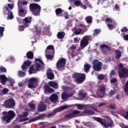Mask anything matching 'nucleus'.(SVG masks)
Segmentation results:
<instances>
[{"instance_id":"1","label":"nucleus","mask_w":128,"mask_h":128,"mask_svg":"<svg viewBox=\"0 0 128 128\" xmlns=\"http://www.w3.org/2000/svg\"><path fill=\"white\" fill-rule=\"evenodd\" d=\"M14 116H16V112L10 110L8 112L7 116H4L1 117V120L4 124H8L10 120H14Z\"/></svg>"},{"instance_id":"2","label":"nucleus","mask_w":128,"mask_h":128,"mask_svg":"<svg viewBox=\"0 0 128 128\" xmlns=\"http://www.w3.org/2000/svg\"><path fill=\"white\" fill-rule=\"evenodd\" d=\"M30 12L34 14V16H40V6L37 4L32 3L30 4Z\"/></svg>"},{"instance_id":"3","label":"nucleus","mask_w":128,"mask_h":128,"mask_svg":"<svg viewBox=\"0 0 128 128\" xmlns=\"http://www.w3.org/2000/svg\"><path fill=\"white\" fill-rule=\"evenodd\" d=\"M32 16L26 17L24 19H22L18 17L16 18V20L20 24H24L26 28L28 27V24L32 22Z\"/></svg>"},{"instance_id":"4","label":"nucleus","mask_w":128,"mask_h":128,"mask_svg":"<svg viewBox=\"0 0 128 128\" xmlns=\"http://www.w3.org/2000/svg\"><path fill=\"white\" fill-rule=\"evenodd\" d=\"M3 106L6 108H14L16 106V102L14 98H9L4 102Z\"/></svg>"},{"instance_id":"5","label":"nucleus","mask_w":128,"mask_h":128,"mask_svg":"<svg viewBox=\"0 0 128 128\" xmlns=\"http://www.w3.org/2000/svg\"><path fill=\"white\" fill-rule=\"evenodd\" d=\"M7 6H4L3 8V10H6L8 12V17L7 18V20H12L14 16V14H12V10L14 8V4H8Z\"/></svg>"},{"instance_id":"6","label":"nucleus","mask_w":128,"mask_h":128,"mask_svg":"<svg viewBox=\"0 0 128 128\" xmlns=\"http://www.w3.org/2000/svg\"><path fill=\"white\" fill-rule=\"evenodd\" d=\"M74 78H75L76 84H82L86 80V74L80 73H76L73 76Z\"/></svg>"},{"instance_id":"7","label":"nucleus","mask_w":128,"mask_h":128,"mask_svg":"<svg viewBox=\"0 0 128 128\" xmlns=\"http://www.w3.org/2000/svg\"><path fill=\"white\" fill-rule=\"evenodd\" d=\"M119 68L121 71L118 72L119 76L120 78H123L128 77V68H124V65L122 64H120L119 65Z\"/></svg>"},{"instance_id":"8","label":"nucleus","mask_w":128,"mask_h":128,"mask_svg":"<svg viewBox=\"0 0 128 128\" xmlns=\"http://www.w3.org/2000/svg\"><path fill=\"white\" fill-rule=\"evenodd\" d=\"M38 78L32 77L28 80V88H34L38 86Z\"/></svg>"},{"instance_id":"9","label":"nucleus","mask_w":128,"mask_h":128,"mask_svg":"<svg viewBox=\"0 0 128 128\" xmlns=\"http://www.w3.org/2000/svg\"><path fill=\"white\" fill-rule=\"evenodd\" d=\"M92 66L95 72H100L102 67V63L98 60H94L92 62Z\"/></svg>"},{"instance_id":"10","label":"nucleus","mask_w":128,"mask_h":128,"mask_svg":"<svg viewBox=\"0 0 128 128\" xmlns=\"http://www.w3.org/2000/svg\"><path fill=\"white\" fill-rule=\"evenodd\" d=\"M66 60L64 58H61L60 59L56 64V67L60 70H64V66H66Z\"/></svg>"},{"instance_id":"11","label":"nucleus","mask_w":128,"mask_h":128,"mask_svg":"<svg viewBox=\"0 0 128 128\" xmlns=\"http://www.w3.org/2000/svg\"><path fill=\"white\" fill-rule=\"evenodd\" d=\"M80 114V111L74 110L72 112L66 114L64 117V120H70L72 118L76 117V114Z\"/></svg>"},{"instance_id":"12","label":"nucleus","mask_w":128,"mask_h":128,"mask_svg":"<svg viewBox=\"0 0 128 128\" xmlns=\"http://www.w3.org/2000/svg\"><path fill=\"white\" fill-rule=\"evenodd\" d=\"M74 92L75 91L74 90L70 94H68L66 92H64L61 95L62 99L63 100H66L68 99V98H72L74 96Z\"/></svg>"},{"instance_id":"13","label":"nucleus","mask_w":128,"mask_h":128,"mask_svg":"<svg viewBox=\"0 0 128 128\" xmlns=\"http://www.w3.org/2000/svg\"><path fill=\"white\" fill-rule=\"evenodd\" d=\"M88 44V37L84 36L80 41V48H84Z\"/></svg>"},{"instance_id":"14","label":"nucleus","mask_w":128,"mask_h":128,"mask_svg":"<svg viewBox=\"0 0 128 128\" xmlns=\"http://www.w3.org/2000/svg\"><path fill=\"white\" fill-rule=\"evenodd\" d=\"M46 76L48 80H54V74L51 68H49L46 70Z\"/></svg>"},{"instance_id":"15","label":"nucleus","mask_w":128,"mask_h":128,"mask_svg":"<svg viewBox=\"0 0 128 128\" xmlns=\"http://www.w3.org/2000/svg\"><path fill=\"white\" fill-rule=\"evenodd\" d=\"M46 114H41L37 117L30 119L29 120V122H36V120H44V118H46Z\"/></svg>"},{"instance_id":"16","label":"nucleus","mask_w":128,"mask_h":128,"mask_svg":"<svg viewBox=\"0 0 128 128\" xmlns=\"http://www.w3.org/2000/svg\"><path fill=\"white\" fill-rule=\"evenodd\" d=\"M46 110V106L44 104V103L41 102L38 106V110L39 112H44Z\"/></svg>"},{"instance_id":"17","label":"nucleus","mask_w":128,"mask_h":128,"mask_svg":"<svg viewBox=\"0 0 128 128\" xmlns=\"http://www.w3.org/2000/svg\"><path fill=\"white\" fill-rule=\"evenodd\" d=\"M30 64H32L30 61L24 62L21 68H22V70L24 72H26V70L28 68V66H30Z\"/></svg>"},{"instance_id":"18","label":"nucleus","mask_w":128,"mask_h":128,"mask_svg":"<svg viewBox=\"0 0 128 128\" xmlns=\"http://www.w3.org/2000/svg\"><path fill=\"white\" fill-rule=\"evenodd\" d=\"M100 48L102 50V52H104V54H106V48L108 50V52H110V47L108 46L106 44H102L100 46Z\"/></svg>"},{"instance_id":"19","label":"nucleus","mask_w":128,"mask_h":128,"mask_svg":"<svg viewBox=\"0 0 128 128\" xmlns=\"http://www.w3.org/2000/svg\"><path fill=\"white\" fill-rule=\"evenodd\" d=\"M52 102H56L58 100V96L56 94H52L49 98Z\"/></svg>"},{"instance_id":"20","label":"nucleus","mask_w":128,"mask_h":128,"mask_svg":"<svg viewBox=\"0 0 128 128\" xmlns=\"http://www.w3.org/2000/svg\"><path fill=\"white\" fill-rule=\"evenodd\" d=\"M46 52H49L50 54H54V47L52 45H50L47 46Z\"/></svg>"},{"instance_id":"21","label":"nucleus","mask_w":128,"mask_h":128,"mask_svg":"<svg viewBox=\"0 0 128 128\" xmlns=\"http://www.w3.org/2000/svg\"><path fill=\"white\" fill-rule=\"evenodd\" d=\"M18 16L22 18H24L26 14V11H24V10L22 8V7L19 6V9L18 10Z\"/></svg>"},{"instance_id":"22","label":"nucleus","mask_w":128,"mask_h":128,"mask_svg":"<svg viewBox=\"0 0 128 128\" xmlns=\"http://www.w3.org/2000/svg\"><path fill=\"white\" fill-rule=\"evenodd\" d=\"M44 88V94H48H48H52V92H54V90L50 87L48 85L46 86Z\"/></svg>"},{"instance_id":"23","label":"nucleus","mask_w":128,"mask_h":128,"mask_svg":"<svg viewBox=\"0 0 128 128\" xmlns=\"http://www.w3.org/2000/svg\"><path fill=\"white\" fill-rule=\"evenodd\" d=\"M0 82L2 84H6V82H8V78L6 76V75H0Z\"/></svg>"},{"instance_id":"24","label":"nucleus","mask_w":128,"mask_h":128,"mask_svg":"<svg viewBox=\"0 0 128 128\" xmlns=\"http://www.w3.org/2000/svg\"><path fill=\"white\" fill-rule=\"evenodd\" d=\"M48 84L51 88H58V84L54 81L49 82Z\"/></svg>"},{"instance_id":"25","label":"nucleus","mask_w":128,"mask_h":128,"mask_svg":"<svg viewBox=\"0 0 128 128\" xmlns=\"http://www.w3.org/2000/svg\"><path fill=\"white\" fill-rule=\"evenodd\" d=\"M66 36V33L64 32H59L57 34V38L58 40H62Z\"/></svg>"},{"instance_id":"26","label":"nucleus","mask_w":128,"mask_h":128,"mask_svg":"<svg viewBox=\"0 0 128 128\" xmlns=\"http://www.w3.org/2000/svg\"><path fill=\"white\" fill-rule=\"evenodd\" d=\"M84 113L85 114H88V116H92V114H96V112H94L88 109L84 110Z\"/></svg>"},{"instance_id":"27","label":"nucleus","mask_w":128,"mask_h":128,"mask_svg":"<svg viewBox=\"0 0 128 128\" xmlns=\"http://www.w3.org/2000/svg\"><path fill=\"white\" fill-rule=\"evenodd\" d=\"M93 118L94 120H96V122H99V124H100L104 126V122H102V120H104L103 118L98 117H94Z\"/></svg>"},{"instance_id":"28","label":"nucleus","mask_w":128,"mask_h":128,"mask_svg":"<svg viewBox=\"0 0 128 128\" xmlns=\"http://www.w3.org/2000/svg\"><path fill=\"white\" fill-rule=\"evenodd\" d=\"M36 70L34 69V66L32 65L29 68V74H36Z\"/></svg>"},{"instance_id":"29","label":"nucleus","mask_w":128,"mask_h":128,"mask_svg":"<svg viewBox=\"0 0 128 128\" xmlns=\"http://www.w3.org/2000/svg\"><path fill=\"white\" fill-rule=\"evenodd\" d=\"M26 58L29 60L34 58V52L32 51H29L26 53Z\"/></svg>"},{"instance_id":"30","label":"nucleus","mask_w":128,"mask_h":128,"mask_svg":"<svg viewBox=\"0 0 128 128\" xmlns=\"http://www.w3.org/2000/svg\"><path fill=\"white\" fill-rule=\"evenodd\" d=\"M116 53V60H118L120 58V56H122V52L120 50H115Z\"/></svg>"},{"instance_id":"31","label":"nucleus","mask_w":128,"mask_h":128,"mask_svg":"<svg viewBox=\"0 0 128 128\" xmlns=\"http://www.w3.org/2000/svg\"><path fill=\"white\" fill-rule=\"evenodd\" d=\"M87 24H92V16H88L85 18Z\"/></svg>"},{"instance_id":"32","label":"nucleus","mask_w":128,"mask_h":128,"mask_svg":"<svg viewBox=\"0 0 128 128\" xmlns=\"http://www.w3.org/2000/svg\"><path fill=\"white\" fill-rule=\"evenodd\" d=\"M90 64H84V70L86 72H88V70H90Z\"/></svg>"},{"instance_id":"33","label":"nucleus","mask_w":128,"mask_h":128,"mask_svg":"<svg viewBox=\"0 0 128 128\" xmlns=\"http://www.w3.org/2000/svg\"><path fill=\"white\" fill-rule=\"evenodd\" d=\"M28 116V112H24L22 114L18 115L19 118H26Z\"/></svg>"},{"instance_id":"34","label":"nucleus","mask_w":128,"mask_h":128,"mask_svg":"<svg viewBox=\"0 0 128 128\" xmlns=\"http://www.w3.org/2000/svg\"><path fill=\"white\" fill-rule=\"evenodd\" d=\"M114 124V122H107V124H106V123H104L103 124V126H104V128H112V125Z\"/></svg>"},{"instance_id":"35","label":"nucleus","mask_w":128,"mask_h":128,"mask_svg":"<svg viewBox=\"0 0 128 128\" xmlns=\"http://www.w3.org/2000/svg\"><path fill=\"white\" fill-rule=\"evenodd\" d=\"M121 116L124 117V118L128 120V111H123L121 114Z\"/></svg>"},{"instance_id":"36","label":"nucleus","mask_w":128,"mask_h":128,"mask_svg":"<svg viewBox=\"0 0 128 128\" xmlns=\"http://www.w3.org/2000/svg\"><path fill=\"white\" fill-rule=\"evenodd\" d=\"M34 32L36 33V36H38V34H40L42 30H40V28H38V26L35 25L34 26Z\"/></svg>"},{"instance_id":"37","label":"nucleus","mask_w":128,"mask_h":128,"mask_svg":"<svg viewBox=\"0 0 128 128\" xmlns=\"http://www.w3.org/2000/svg\"><path fill=\"white\" fill-rule=\"evenodd\" d=\"M52 54V55H51ZM46 54V58H47V60H52V58H54V54Z\"/></svg>"},{"instance_id":"38","label":"nucleus","mask_w":128,"mask_h":128,"mask_svg":"<svg viewBox=\"0 0 128 128\" xmlns=\"http://www.w3.org/2000/svg\"><path fill=\"white\" fill-rule=\"evenodd\" d=\"M55 12L56 14V16H60L62 12V9L61 8H57L55 10Z\"/></svg>"},{"instance_id":"39","label":"nucleus","mask_w":128,"mask_h":128,"mask_svg":"<svg viewBox=\"0 0 128 128\" xmlns=\"http://www.w3.org/2000/svg\"><path fill=\"white\" fill-rule=\"evenodd\" d=\"M35 66L36 72H40L42 70V65L38 63L35 64Z\"/></svg>"},{"instance_id":"40","label":"nucleus","mask_w":128,"mask_h":128,"mask_svg":"<svg viewBox=\"0 0 128 128\" xmlns=\"http://www.w3.org/2000/svg\"><path fill=\"white\" fill-rule=\"evenodd\" d=\"M68 105L62 106L56 110V112H61V110H66V108H68Z\"/></svg>"},{"instance_id":"41","label":"nucleus","mask_w":128,"mask_h":128,"mask_svg":"<svg viewBox=\"0 0 128 128\" xmlns=\"http://www.w3.org/2000/svg\"><path fill=\"white\" fill-rule=\"evenodd\" d=\"M100 92L102 94H106V87L104 86H101L99 89Z\"/></svg>"},{"instance_id":"42","label":"nucleus","mask_w":128,"mask_h":128,"mask_svg":"<svg viewBox=\"0 0 128 128\" xmlns=\"http://www.w3.org/2000/svg\"><path fill=\"white\" fill-rule=\"evenodd\" d=\"M74 4H75L76 6H80L82 4V0H75Z\"/></svg>"},{"instance_id":"43","label":"nucleus","mask_w":128,"mask_h":128,"mask_svg":"<svg viewBox=\"0 0 128 128\" xmlns=\"http://www.w3.org/2000/svg\"><path fill=\"white\" fill-rule=\"evenodd\" d=\"M4 27L0 26V38L4 36Z\"/></svg>"},{"instance_id":"44","label":"nucleus","mask_w":128,"mask_h":128,"mask_svg":"<svg viewBox=\"0 0 128 128\" xmlns=\"http://www.w3.org/2000/svg\"><path fill=\"white\" fill-rule=\"evenodd\" d=\"M74 34H80V33L82 32V28H74Z\"/></svg>"},{"instance_id":"45","label":"nucleus","mask_w":128,"mask_h":128,"mask_svg":"<svg viewBox=\"0 0 128 128\" xmlns=\"http://www.w3.org/2000/svg\"><path fill=\"white\" fill-rule=\"evenodd\" d=\"M94 33L93 34V36H96L98 34H100V29H94Z\"/></svg>"},{"instance_id":"46","label":"nucleus","mask_w":128,"mask_h":128,"mask_svg":"<svg viewBox=\"0 0 128 128\" xmlns=\"http://www.w3.org/2000/svg\"><path fill=\"white\" fill-rule=\"evenodd\" d=\"M18 75L19 76H20V78H23V76H26V72H24L22 70H20L18 72Z\"/></svg>"},{"instance_id":"47","label":"nucleus","mask_w":128,"mask_h":128,"mask_svg":"<svg viewBox=\"0 0 128 128\" xmlns=\"http://www.w3.org/2000/svg\"><path fill=\"white\" fill-rule=\"evenodd\" d=\"M8 92V89L6 88H4L2 91L1 94L2 96H4V94H6Z\"/></svg>"},{"instance_id":"48","label":"nucleus","mask_w":128,"mask_h":128,"mask_svg":"<svg viewBox=\"0 0 128 128\" xmlns=\"http://www.w3.org/2000/svg\"><path fill=\"white\" fill-rule=\"evenodd\" d=\"M124 90L127 96H128V80H127L125 84Z\"/></svg>"},{"instance_id":"49","label":"nucleus","mask_w":128,"mask_h":128,"mask_svg":"<svg viewBox=\"0 0 128 128\" xmlns=\"http://www.w3.org/2000/svg\"><path fill=\"white\" fill-rule=\"evenodd\" d=\"M104 74H100L98 76V78L100 80H104Z\"/></svg>"},{"instance_id":"50","label":"nucleus","mask_w":128,"mask_h":128,"mask_svg":"<svg viewBox=\"0 0 128 128\" xmlns=\"http://www.w3.org/2000/svg\"><path fill=\"white\" fill-rule=\"evenodd\" d=\"M26 26H24V24L23 25H20L18 26V31L19 32H22L24 30V28H26Z\"/></svg>"},{"instance_id":"51","label":"nucleus","mask_w":128,"mask_h":128,"mask_svg":"<svg viewBox=\"0 0 128 128\" xmlns=\"http://www.w3.org/2000/svg\"><path fill=\"white\" fill-rule=\"evenodd\" d=\"M29 107L32 110H34V108H36V104L34 103H30V104H29Z\"/></svg>"},{"instance_id":"52","label":"nucleus","mask_w":128,"mask_h":128,"mask_svg":"<svg viewBox=\"0 0 128 128\" xmlns=\"http://www.w3.org/2000/svg\"><path fill=\"white\" fill-rule=\"evenodd\" d=\"M78 95L82 96V98H86V93H84V92L80 90L78 93Z\"/></svg>"},{"instance_id":"53","label":"nucleus","mask_w":128,"mask_h":128,"mask_svg":"<svg viewBox=\"0 0 128 128\" xmlns=\"http://www.w3.org/2000/svg\"><path fill=\"white\" fill-rule=\"evenodd\" d=\"M105 22H110V24L112 22H114V20L108 18H106Z\"/></svg>"},{"instance_id":"54","label":"nucleus","mask_w":128,"mask_h":128,"mask_svg":"<svg viewBox=\"0 0 128 128\" xmlns=\"http://www.w3.org/2000/svg\"><path fill=\"white\" fill-rule=\"evenodd\" d=\"M84 4L87 6L88 8H92V4H90V2H88V0H84Z\"/></svg>"},{"instance_id":"55","label":"nucleus","mask_w":128,"mask_h":128,"mask_svg":"<svg viewBox=\"0 0 128 128\" xmlns=\"http://www.w3.org/2000/svg\"><path fill=\"white\" fill-rule=\"evenodd\" d=\"M107 26H108V28L110 30H112L114 28V26L110 24H108Z\"/></svg>"},{"instance_id":"56","label":"nucleus","mask_w":128,"mask_h":128,"mask_svg":"<svg viewBox=\"0 0 128 128\" xmlns=\"http://www.w3.org/2000/svg\"><path fill=\"white\" fill-rule=\"evenodd\" d=\"M56 110L53 113H50L48 114L47 116V118H50L52 116H56Z\"/></svg>"},{"instance_id":"57","label":"nucleus","mask_w":128,"mask_h":128,"mask_svg":"<svg viewBox=\"0 0 128 128\" xmlns=\"http://www.w3.org/2000/svg\"><path fill=\"white\" fill-rule=\"evenodd\" d=\"M35 62H40L42 66L44 65V62H42V60L40 58H36V59H35Z\"/></svg>"},{"instance_id":"58","label":"nucleus","mask_w":128,"mask_h":128,"mask_svg":"<svg viewBox=\"0 0 128 128\" xmlns=\"http://www.w3.org/2000/svg\"><path fill=\"white\" fill-rule=\"evenodd\" d=\"M128 32V27L126 26H124L121 29V32Z\"/></svg>"},{"instance_id":"59","label":"nucleus","mask_w":128,"mask_h":128,"mask_svg":"<svg viewBox=\"0 0 128 128\" xmlns=\"http://www.w3.org/2000/svg\"><path fill=\"white\" fill-rule=\"evenodd\" d=\"M78 110H82L84 106L82 105V104H79L77 106Z\"/></svg>"},{"instance_id":"60","label":"nucleus","mask_w":128,"mask_h":128,"mask_svg":"<svg viewBox=\"0 0 128 128\" xmlns=\"http://www.w3.org/2000/svg\"><path fill=\"white\" fill-rule=\"evenodd\" d=\"M0 70L2 72H6V69L4 67L0 68Z\"/></svg>"},{"instance_id":"61","label":"nucleus","mask_w":128,"mask_h":128,"mask_svg":"<svg viewBox=\"0 0 128 128\" xmlns=\"http://www.w3.org/2000/svg\"><path fill=\"white\" fill-rule=\"evenodd\" d=\"M109 108H112V110H116V104H110L108 106Z\"/></svg>"},{"instance_id":"62","label":"nucleus","mask_w":128,"mask_h":128,"mask_svg":"<svg viewBox=\"0 0 128 128\" xmlns=\"http://www.w3.org/2000/svg\"><path fill=\"white\" fill-rule=\"evenodd\" d=\"M64 18L66 20H68V18H70V16H68V12H64Z\"/></svg>"},{"instance_id":"63","label":"nucleus","mask_w":128,"mask_h":128,"mask_svg":"<svg viewBox=\"0 0 128 128\" xmlns=\"http://www.w3.org/2000/svg\"><path fill=\"white\" fill-rule=\"evenodd\" d=\"M118 82V80L116 78H113L110 80L111 84H114V82Z\"/></svg>"},{"instance_id":"64","label":"nucleus","mask_w":128,"mask_h":128,"mask_svg":"<svg viewBox=\"0 0 128 128\" xmlns=\"http://www.w3.org/2000/svg\"><path fill=\"white\" fill-rule=\"evenodd\" d=\"M116 94V92L114 90H111L110 93V96H114Z\"/></svg>"}]
</instances>
